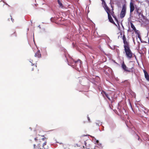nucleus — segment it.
<instances>
[{"instance_id":"1","label":"nucleus","mask_w":149,"mask_h":149,"mask_svg":"<svg viewBox=\"0 0 149 149\" xmlns=\"http://www.w3.org/2000/svg\"><path fill=\"white\" fill-rule=\"evenodd\" d=\"M68 64L71 65L73 68H75L77 70H81L82 64L81 61L79 59H78L77 61H74L73 60H72L70 64L68 63Z\"/></svg>"},{"instance_id":"2","label":"nucleus","mask_w":149,"mask_h":149,"mask_svg":"<svg viewBox=\"0 0 149 149\" xmlns=\"http://www.w3.org/2000/svg\"><path fill=\"white\" fill-rule=\"evenodd\" d=\"M124 50L126 53L127 57L129 59H130L132 57V53L130 48L129 46L124 48Z\"/></svg>"},{"instance_id":"3","label":"nucleus","mask_w":149,"mask_h":149,"mask_svg":"<svg viewBox=\"0 0 149 149\" xmlns=\"http://www.w3.org/2000/svg\"><path fill=\"white\" fill-rule=\"evenodd\" d=\"M126 6L125 5H123L120 14V17L121 18H123L125 16L126 13Z\"/></svg>"},{"instance_id":"4","label":"nucleus","mask_w":149,"mask_h":149,"mask_svg":"<svg viewBox=\"0 0 149 149\" xmlns=\"http://www.w3.org/2000/svg\"><path fill=\"white\" fill-rule=\"evenodd\" d=\"M104 8L105 11L107 12L108 15L111 14V15L114 18L116 19L115 17L113 16V11L111 12L110 10H109L108 7L107 6V5L105 4L104 5Z\"/></svg>"},{"instance_id":"5","label":"nucleus","mask_w":149,"mask_h":149,"mask_svg":"<svg viewBox=\"0 0 149 149\" xmlns=\"http://www.w3.org/2000/svg\"><path fill=\"white\" fill-rule=\"evenodd\" d=\"M121 67L125 71L130 72V70L124 64V62H123L122 64Z\"/></svg>"},{"instance_id":"6","label":"nucleus","mask_w":149,"mask_h":149,"mask_svg":"<svg viewBox=\"0 0 149 149\" xmlns=\"http://www.w3.org/2000/svg\"><path fill=\"white\" fill-rule=\"evenodd\" d=\"M123 41L124 44V48L129 47L128 43L126 40V38L125 37V36H123Z\"/></svg>"},{"instance_id":"7","label":"nucleus","mask_w":149,"mask_h":149,"mask_svg":"<svg viewBox=\"0 0 149 149\" xmlns=\"http://www.w3.org/2000/svg\"><path fill=\"white\" fill-rule=\"evenodd\" d=\"M135 10L136 12L138 15L139 16L141 14V8L139 7L135 6Z\"/></svg>"},{"instance_id":"8","label":"nucleus","mask_w":149,"mask_h":149,"mask_svg":"<svg viewBox=\"0 0 149 149\" xmlns=\"http://www.w3.org/2000/svg\"><path fill=\"white\" fill-rule=\"evenodd\" d=\"M130 13H131L135 9V6H134L133 3L131 1L130 3Z\"/></svg>"},{"instance_id":"9","label":"nucleus","mask_w":149,"mask_h":149,"mask_svg":"<svg viewBox=\"0 0 149 149\" xmlns=\"http://www.w3.org/2000/svg\"><path fill=\"white\" fill-rule=\"evenodd\" d=\"M143 72L144 73L145 78L148 81H149V75L148 73L145 70H143Z\"/></svg>"},{"instance_id":"10","label":"nucleus","mask_w":149,"mask_h":149,"mask_svg":"<svg viewBox=\"0 0 149 149\" xmlns=\"http://www.w3.org/2000/svg\"><path fill=\"white\" fill-rule=\"evenodd\" d=\"M35 56L38 58H40L41 57V54L39 50H38L37 52L35 53Z\"/></svg>"},{"instance_id":"11","label":"nucleus","mask_w":149,"mask_h":149,"mask_svg":"<svg viewBox=\"0 0 149 149\" xmlns=\"http://www.w3.org/2000/svg\"><path fill=\"white\" fill-rule=\"evenodd\" d=\"M111 14H109L108 15V19H109V21L113 23H114V22L113 19H112V17L111 16Z\"/></svg>"},{"instance_id":"12","label":"nucleus","mask_w":149,"mask_h":149,"mask_svg":"<svg viewBox=\"0 0 149 149\" xmlns=\"http://www.w3.org/2000/svg\"><path fill=\"white\" fill-rule=\"evenodd\" d=\"M131 26L132 28L133 29L134 31L135 30V29H136L134 24L132 23H131Z\"/></svg>"},{"instance_id":"13","label":"nucleus","mask_w":149,"mask_h":149,"mask_svg":"<svg viewBox=\"0 0 149 149\" xmlns=\"http://www.w3.org/2000/svg\"><path fill=\"white\" fill-rule=\"evenodd\" d=\"M103 93L105 95V96H106V97L109 100H110L111 99L109 98V97H108V94L107 93H106L105 92H103Z\"/></svg>"},{"instance_id":"14","label":"nucleus","mask_w":149,"mask_h":149,"mask_svg":"<svg viewBox=\"0 0 149 149\" xmlns=\"http://www.w3.org/2000/svg\"><path fill=\"white\" fill-rule=\"evenodd\" d=\"M84 143H85V146H83V148H86V149H89V148H88L87 147V146L86 145V141H84Z\"/></svg>"},{"instance_id":"15","label":"nucleus","mask_w":149,"mask_h":149,"mask_svg":"<svg viewBox=\"0 0 149 149\" xmlns=\"http://www.w3.org/2000/svg\"><path fill=\"white\" fill-rule=\"evenodd\" d=\"M134 31L136 34H139V32L138 30H136V29H135Z\"/></svg>"},{"instance_id":"16","label":"nucleus","mask_w":149,"mask_h":149,"mask_svg":"<svg viewBox=\"0 0 149 149\" xmlns=\"http://www.w3.org/2000/svg\"><path fill=\"white\" fill-rule=\"evenodd\" d=\"M59 5V6H60V7L61 8H63V4H62V3H61L60 2V3H59H59H58Z\"/></svg>"},{"instance_id":"17","label":"nucleus","mask_w":149,"mask_h":149,"mask_svg":"<svg viewBox=\"0 0 149 149\" xmlns=\"http://www.w3.org/2000/svg\"><path fill=\"white\" fill-rule=\"evenodd\" d=\"M138 38H139L140 40H141V36L139 34H138Z\"/></svg>"},{"instance_id":"18","label":"nucleus","mask_w":149,"mask_h":149,"mask_svg":"<svg viewBox=\"0 0 149 149\" xmlns=\"http://www.w3.org/2000/svg\"><path fill=\"white\" fill-rule=\"evenodd\" d=\"M46 143H46V142H45L44 143H43V147H44V146H45V145H46ZM43 148H44V149H45V147H43Z\"/></svg>"},{"instance_id":"19","label":"nucleus","mask_w":149,"mask_h":149,"mask_svg":"<svg viewBox=\"0 0 149 149\" xmlns=\"http://www.w3.org/2000/svg\"><path fill=\"white\" fill-rule=\"evenodd\" d=\"M93 138L95 140H96V142L97 143H98V142H99V141H98V140H96V139H95L94 137H93Z\"/></svg>"},{"instance_id":"20","label":"nucleus","mask_w":149,"mask_h":149,"mask_svg":"<svg viewBox=\"0 0 149 149\" xmlns=\"http://www.w3.org/2000/svg\"><path fill=\"white\" fill-rule=\"evenodd\" d=\"M108 41L109 42H111V40H110L109 39V38H108Z\"/></svg>"},{"instance_id":"21","label":"nucleus","mask_w":149,"mask_h":149,"mask_svg":"<svg viewBox=\"0 0 149 149\" xmlns=\"http://www.w3.org/2000/svg\"><path fill=\"white\" fill-rule=\"evenodd\" d=\"M136 136H137V137H138V140L139 141L140 140H141L140 139V138L139 137V136L137 135H136Z\"/></svg>"},{"instance_id":"22","label":"nucleus","mask_w":149,"mask_h":149,"mask_svg":"<svg viewBox=\"0 0 149 149\" xmlns=\"http://www.w3.org/2000/svg\"><path fill=\"white\" fill-rule=\"evenodd\" d=\"M58 3H59H59H60L61 2H60L59 0H58Z\"/></svg>"},{"instance_id":"23","label":"nucleus","mask_w":149,"mask_h":149,"mask_svg":"<svg viewBox=\"0 0 149 149\" xmlns=\"http://www.w3.org/2000/svg\"><path fill=\"white\" fill-rule=\"evenodd\" d=\"M88 119L89 121H90V118L89 117H88Z\"/></svg>"},{"instance_id":"24","label":"nucleus","mask_w":149,"mask_h":149,"mask_svg":"<svg viewBox=\"0 0 149 149\" xmlns=\"http://www.w3.org/2000/svg\"><path fill=\"white\" fill-rule=\"evenodd\" d=\"M35 139V141H36V140H37V139H36V138H35V139Z\"/></svg>"},{"instance_id":"25","label":"nucleus","mask_w":149,"mask_h":149,"mask_svg":"<svg viewBox=\"0 0 149 149\" xmlns=\"http://www.w3.org/2000/svg\"><path fill=\"white\" fill-rule=\"evenodd\" d=\"M32 65H33V63H32Z\"/></svg>"},{"instance_id":"26","label":"nucleus","mask_w":149,"mask_h":149,"mask_svg":"<svg viewBox=\"0 0 149 149\" xmlns=\"http://www.w3.org/2000/svg\"><path fill=\"white\" fill-rule=\"evenodd\" d=\"M11 19L12 21L13 22V20H12V18H11Z\"/></svg>"},{"instance_id":"27","label":"nucleus","mask_w":149,"mask_h":149,"mask_svg":"<svg viewBox=\"0 0 149 149\" xmlns=\"http://www.w3.org/2000/svg\"><path fill=\"white\" fill-rule=\"evenodd\" d=\"M148 43H149V39L148 40Z\"/></svg>"},{"instance_id":"28","label":"nucleus","mask_w":149,"mask_h":149,"mask_svg":"<svg viewBox=\"0 0 149 149\" xmlns=\"http://www.w3.org/2000/svg\"><path fill=\"white\" fill-rule=\"evenodd\" d=\"M133 42H134V40H133Z\"/></svg>"}]
</instances>
